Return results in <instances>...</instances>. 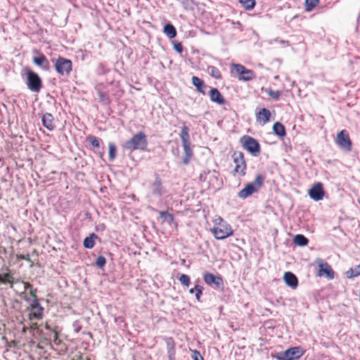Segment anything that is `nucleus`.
Returning <instances> with one entry per match:
<instances>
[{"mask_svg":"<svg viewBox=\"0 0 360 360\" xmlns=\"http://www.w3.org/2000/svg\"><path fill=\"white\" fill-rule=\"evenodd\" d=\"M33 62L34 64L41 67L45 70H49L50 68L49 61L42 53H39L38 56L34 57Z\"/></svg>","mask_w":360,"mask_h":360,"instance_id":"20","label":"nucleus"},{"mask_svg":"<svg viewBox=\"0 0 360 360\" xmlns=\"http://www.w3.org/2000/svg\"><path fill=\"white\" fill-rule=\"evenodd\" d=\"M116 146L112 144H109V158L110 160H113L115 158L116 156Z\"/></svg>","mask_w":360,"mask_h":360,"instance_id":"40","label":"nucleus"},{"mask_svg":"<svg viewBox=\"0 0 360 360\" xmlns=\"http://www.w3.org/2000/svg\"><path fill=\"white\" fill-rule=\"evenodd\" d=\"M60 330L58 326L53 328V342L55 345L59 346L62 344L63 341L59 336Z\"/></svg>","mask_w":360,"mask_h":360,"instance_id":"31","label":"nucleus"},{"mask_svg":"<svg viewBox=\"0 0 360 360\" xmlns=\"http://www.w3.org/2000/svg\"><path fill=\"white\" fill-rule=\"evenodd\" d=\"M191 80L193 85L196 88V91L202 95H205L207 85L205 82L197 76H193Z\"/></svg>","mask_w":360,"mask_h":360,"instance_id":"19","label":"nucleus"},{"mask_svg":"<svg viewBox=\"0 0 360 360\" xmlns=\"http://www.w3.org/2000/svg\"><path fill=\"white\" fill-rule=\"evenodd\" d=\"M27 86L32 91L38 93L42 88V81L36 72L29 70L27 73Z\"/></svg>","mask_w":360,"mask_h":360,"instance_id":"11","label":"nucleus"},{"mask_svg":"<svg viewBox=\"0 0 360 360\" xmlns=\"http://www.w3.org/2000/svg\"><path fill=\"white\" fill-rule=\"evenodd\" d=\"M152 193L153 195L160 196L163 193V187L162 185L161 179L158 175H156L155 179L151 186Z\"/></svg>","mask_w":360,"mask_h":360,"instance_id":"23","label":"nucleus"},{"mask_svg":"<svg viewBox=\"0 0 360 360\" xmlns=\"http://www.w3.org/2000/svg\"><path fill=\"white\" fill-rule=\"evenodd\" d=\"M87 141L94 148H98L100 146L99 140L96 136H89L87 137Z\"/></svg>","mask_w":360,"mask_h":360,"instance_id":"39","label":"nucleus"},{"mask_svg":"<svg viewBox=\"0 0 360 360\" xmlns=\"http://www.w3.org/2000/svg\"><path fill=\"white\" fill-rule=\"evenodd\" d=\"M174 48L179 53H181L183 51V46L180 42L174 43Z\"/></svg>","mask_w":360,"mask_h":360,"instance_id":"44","label":"nucleus"},{"mask_svg":"<svg viewBox=\"0 0 360 360\" xmlns=\"http://www.w3.org/2000/svg\"><path fill=\"white\" fill-rule=\"evenodd\" d=\"M316 263L319 266V270L316 274L317 276H325L328 279H333L334 278V271L331 266L326 262L323 261L321 258H319L316 259Z\"/></svg>","mask_w":360,"mask_h":360,"instance_id":"13","label":"nucleus"},{"mask_svg":"<svg viewBox=\"0 0 360 360\" xmlns=\"http://www.w3.org/2000/svg\"><path fill=\"white\" fill-rule=\"evenodd\" d=\"M219 221L215 223L211 229V233L217 240H224L233 234V230L230 224L219 217Z\"/></svg>","mask_w":360,"mask_h":360,"instance_id":"3","label":"nucleus"},{"mask_svg":"<svg viewBox=\"0 0 360 360\" xmlns=\"http://www.w3.org/2000/svg\"><path fill=\"white\" fill-rule=\"evenodd\" d=\"M79 360H82L83 359V356L82 355H79V358H78Z\"/></svg>","mask_w":360,"mask_h":360,"instance_id":"50","label":"nucleus"},{"mask_svg":"<svg viewBox=\"0 0 360 360\" xmlns=\"http://www.w3.org/2000/svg\"><path fill=\"white\" fill-rule=\"evenodd\" d=\"M44 307L40 304L39 300H32L27 307L28 319L32 321L42 319L44 315Z\"/></svg>","mask_w":360,"mask_h":360,"instance_id":"10","label":"nucleus"},{"mask_svg":"<svg viewBox=\"0 0 360 360\" xmlns=\"http://www.w3.org/2000/svg\"><path fill=\"white\" fill-rule=\"evenodd\" d=\"M240 141L243 148L253 155L257 156L260 153V145L255 139L245 135L240 138Z\"/></svg>","mask_w":360,"mask_h":360,"instance_id":"8","label":"nucleus"},{"mask_svg":"<svg viewBox=\"0 0 360 360\" xmlns=\"http://www.w3.org/2000/svg\"><path fill=\"white\" fill-rule=\"evenodd\" d=\"M304 352L300 347H293L276 354L277 360H295L300 359Z\"/></svg>","mask_w":360,"mask_h":360,"instance_id":"9","label":"nucleus"},{"mask_svg":"<svg viewBox=\"0 0 360 360\" xmlns=\"http://www.w3.org/2000/svg\"><path fill=\"white\" fill-rule=\"evenodd\" d=\"M231 72L232 74L235 73L239 81L249 82L255 79L256 77L253 70L246 68L241 64H231Z\"/></svg>","mask_w":360,"mask_h":360,"instance_id":"6","label":"nucleus"},{"mask_svg":"<svg viewBox=\"0 0 360 360\" xmlns=\"http://www.w3.org/2000/svg\"><path fill=\"white\" fill-rule=\"evenodd\" d=\"M97 238V236L94 233H92L89 237L85 238L83 243L84 246L88 249L93 248L95 245L94 238Z\"/></svg>","mask_w":360,"mask_h":360,"instance_id":"30","label":"nucleus"},{"mask_svg":"<svg viewBox=\"0 0 360 360\" xmlns=\"http://www.w3.org/2000/svg\"><path fill=\"white\" fill-rule=\"evenodd\" d=\"M45 328L46 330H48L49 331H50L51 333V334L53 333V328H51L49 324L46 323Z\"/></svg>","mask_w":360,"mask_h":360,"instance_id":"48","label":"nucleus"},{"mask_svg":"<svg viewBox=\"0 0 360 360\" xmlns=\"http://www.w3.org/2000/svg\"><path fill=\"white\" fill-rule=\"evenodd\" d=\"M98 94L99 100L101 103L105 104H108L110 103V98L107 93L98 89Z\"/></svg>","mask_w":360,"mask_h":360,"instance_id":"36","label":"nucleus"},{"mask_svg":"<svg viewBox=\"0 0 360 360\" xmlns=\"http://www.w3.org/2000/svg\"><path fill=\"white\" fill-rule=\"evenodd\" d=\"M208 94L211 101L221 105L226 104V99L217 88H211Z\"/></svg>","mask_w":360,"mask_h":360,"instance_id":"16","label":"nucleus"},{"mask_svg":"<svg viewBox=\"0 0 360 360\" xmlns=\"http://www.w3.org/2000/svg\"><path fill=\"white\" fill-rule=\"evenodd\" d=\"M203 287L200 285H195L194 288L189 290L191 294H195L197 301H200V297L202 295Z\"/></svg>","mask_w":360,"mask_h":360,"instance_id":"28","label":"nucleus"},{"mask_svg":"<svg viewBox=\"0 0 360 360\" xmlns=\"http://www.w3.org/2000/svg\"><path fill=\"white\" fill-rule=\"evenodd\" d=\"M16 257L19 260H26V261H31L30 256L29 254L27 255H17Z\"/></svg>","mask_w":360,"mask_h":360,"instance_id":"43","label":"nucleus"},{"mask_svg":"<svg viewBox=\"0 0 360 360\" xmlns=\"http://www.w3.org/2000/svg\"><path fill=\"white\" fill-rule=\"evenodd\" d=\"M293 242L299 246H305L308 244V239L302 234L296 235L293 238Z\"/></svg>","mask_w":360,"mask_h":360,"instance_id":"27","label":"nucleus"},{"mask_svg":"<svg viewBox=\"0 0 360 360\" xmlns=\"http://www.w3.org/2000/svg\"><path fill=\"white\" fill-rule=\"evenodd\" d=\"M271 112L269 110L263 108L256 112V120L262 125H264L270 121Z\"/></svg>","mask_w":360,"mask_h":360,"instance_id":"17","label":"nucleus"},{"mask_svg":"<svg viewBox=\"0 0 360 360\" xmlns=\"http://www.w3.org/2000/svg\"><path fill=\"white\" fill-rule=\"evenodd\" d=\"M12 281V288H13L14 284L19 283L20 280L18 278H15L14 276L13 275V279Z\"/></svg>","mask_w":360,"mask_h":360,"instance_id":"47","label":"nucleus"},{"mask_svg":"<svg viewBox=\"0 0 360 360\" xmlns=\"http://www.w3.org/2000/svg\"><path fill=\"white\" fill-rule=\"evenodd\" d=\"M164 340L166 343L167 352L169 360H175L176 343H175L174 338L172 337H167V338H164Z\"/></svg>","mask_w":360,"mask_h":360,"instance_id":"18","label":"nucleus"},{"mask_svg":"<svg viewBox=\"0 0 360 360\" xmlns=\"http://www.w3.org/2000/svg\"><path fill=\"white\" fill-rule=\"evenodd\" d=\"M266 92L271 98L275 101L278 100L282 94L281 91H274L271 89H266Z\"/></svg>","mask_w":360,"mask_h":360,"instance_id":"34","label":"nucleus"},{"mask_svg":"<svg viewBox=\"0 0 360 360\" xmlns=\"http://www.w3.org/2000/svg\"><path fill=\"white\" fill-rule=\"evenodd\" d=\"M106 264V259L105 257L101 255L98 256L96 261V264L98 267L102 269Z\"/></svg>","mask_w":360,"mask_h":360,"instance_id":"41","label":"nucleus"},{"mask_svg":"<svg viewBox=\"0 0 360 360\" xmlns=\"http://www.w3.org/2000/svg\"><path fill=\"white\" fill-rule=\"evenodd\" d=\"M234 168L232 172L233 176H244L246 174L247 163L245 159V155L241 151L236 150L231 155Z\"/></svg>","mask_w":360,"mask_h":360,"instance_id":"4","label":"nucleus"},{"mask_svg":"<svg viewBox=\"0 0 360 360\" xmlns=\"http://www.w3.org/2000/svg\"><path fill=\"white\" fill-rule=\"evenodd\" d=\"M273 131L276 135L280 137H284L286 135L285 127L283 124L278 122L274 123L273 125Z\"/></svg>","mask_w":360,"mask_h":360,"instance_id":"25","label":"nucleus"},{"mask_svg":"<svg viewBox=\"0 0 360 360\" xmlns=\"http://www.w3.org/2000/svg\"><path fill=\"white\" fill-rule=\"evenodd\" d=\"M22 283L24 285L25 290H27V289L31 290L32 288H33L32 285L30 284V283L25 282V281H22Z\"/></svg>","mask_w":360,"mask_h":360,"instance_id":"46","label":"nucleus"},{"mask_svg":"<svg viewBox=\"0 0 360 360\" xmlns=\"http://www.w3.org/2000/svg\"><path fill=\"white\" fill-rule=\"evenodd\" d=\"M347 277L349 278L356 277L360 275V265H358L354 269H350L346 272Z\"/></svg>","mask_w":360,"mask_h":360,"instance_id":"35","label":"nucleus"},{"mask_svg":"<svg viewBox=\"0 0 360 360\" xmlns=\"http://www.w3.org/2000/svg\"><path fill=\"white\" fill-rule=\"evenodd\" d=\"M309 195L313 200L316 201L321 200L323 198L324 191L323 184L321 182L316 183L309 190Z\"/></svg>","mask_w":360,"mask_h":360,"instance_id":"15","label":"nucleus"},{"mask_svg":"<svg viewBox=\"0 0 360 360\" xmlns=\"http://www.w3.org/2000/svg\"><path fill=\"white\" fill-rule=\"evenodd\" d=\"M37 290L36 288H32L30 290V295L32 297L33 300H38L37 299Z\"/></svg>","mask_w":360,"mask_h":360,"instance_id":"45","label":"nucleus"},{"mask_svg":"<svg viewBox=\"0 0 360 360\" xmlns=\"http://www.w3.org/2000/svg\"><path fill=\"white\" fill-rule=\"evenodd\" d=\"M37 323H32V325L31 326V328H34V329L37 328Z\"/></svg>","mask_w":360,"mask_h":360,"instance_id":"49","label":"nucleus"},{"mask_svg":"<svg viewBox=\"0 0 360 360\" xmlns=\"http://www.w3.org/2000/svg\"><path fill=\"white\" fill-rule=\"evenodd\" d=\"M72 360H74V359H72Z\"/></svg>","mask_w":360,"mask_h":360,"instance_id":"52","label":"nucleus"},{"mask_svg":"<svg viewBox=\"0 0 360 360\" xmlns=\"http://www.w3.org/2000/svg\"><path fill=\"white\" fill-rule=\"evenodd\" d=\"M283 280L285 283L292 288L295 289L298 285V279L292 272H285L283 275Z\"/></svg>","mask_w":360,"mask_h":360,"instance_id":"21","label":"nucleus"},{"mask_svg":"<svg viewBox=\"0 0 360 360\" xmlns=\"http://www.w3.org/2000/svg\"><path fill=\"white\" fill-rule=\"evenodd\" d=\"M148 146L146 135L143 131L134 134L129 140L125 141L123 148L129 151L136 150H145Z\"/></svg>","mask_w":360,"mask_h":360,"instance_id":"1","label":"nucleus"},{"mask_svg":"<svg viewBox=\"0 0 360 360\" xmlns=\"http://www.w3.org/2000/svg\"><path fill=\"white\" fill-rule=\"evenodd\" d=\"M54 68L60 76L69 75L72 70V63L70 59L59 56L55 60Z\"/></svg>","mask_w":360,"mask_h":360,"instance_id":"7","label":"nucleus"},{"mask_svg":"<svg viewBox=\"0 0 360 360\" xmlns=\"http://www.w3.org/2000/svg\"><path fill=\"white\" fill-rule=\"evenodd\" d=\"M239 3L248 11L253 9L256 4L255 0H239Z\"/></svg>","mask_w":360,"mask_h":360,"instance_id":"32","label":"nucleus"},{"mask_svg":"<svg viewBox=\"0 0 360 360\" xmlns=\"http://www.w3.org/2000/svg\"><path fill=\"white\" fill-rule=\"evenodd\" d=\"M85 360H91L90 358L86 357Z\"/></svg>","mask_w":360,"mask_h":360,"instance_id":"51","label":"nucleus"},{"mask_svg":"<svg viewBox=\"0 0 360 360\" xmlns=\"http://www.w3.org/2000/svg\"><path fill=\"white\" fill-rule=\"evenodd\" d=\"M192 358L193 360H204L200 353L196 349L192 351Z\"/></svg>","mask_w":360,"mask_h":360,"instance_id":"42","label":"nucleus"},{"mask_svg":"<svg viewBox=\"0 0 360 360\" xmlns=\"http://www.w3.org/2000/svg\"><path fill=\"white\" fill-rule=\"evenodd\" d=\"M164 32L170 39H173L176 36V29L174 26L170 23L165 25Z\"/></svg>","mask_w":360,"mask_h":360,"instance_id":"26","label":"nucleus"},{"mask_svg":"<svg viewBox=\"0 0 360 360\" xmlns=\"http://www.w3.org/2000/svg\"><path fill=\"white\" fill-rule=\"evenodd\" d=\"M319 3V0H306L305 1V11L307 12L311 11Z\"/></svg>","mask_w":360,"mask_h":360,"instance_id":"33","label":"nucleus"},{"mask_svg":"<svg viewBox=\"0 0 360 360\" xmlns=\"http://www.w3.org/2000/svg\"><path fill=\"white\" fill-rule=\"evenodd\" d=\"M264 181V176L260 174H257L254 182L248 184L243 189L238 192V196L242 199L247 198L254 193L258 191V190L263 185Z\"/></svg>","mask_w":360,"mask_h":360,"instance_id":"5","label":"nucleus"},{"mask_svg":"<svg viewBox=\"0 0 360 360\" xmlns=\"http://www.w3.org/2000/svg\"><path fill=\"white\" fill-rule=\"evenodd\" d=\"M335 143L340 148L347 152H349L352 150V143L349 138L348 131L345 129L341 130L337 134Z\"/></svg>","mask_w":360,"mask_h":360,"instance_id":"12","label":"nucleus"},{"mask_svg":"<svg viewBox=\"0 0 360 360\" xmlns=\"http://www.w3.org/2000/svg\"><path fill=\"white\" fill-rule=\"evenodd\" d=\"M8 272L0 274V285L1 284H8L9 285L10 288H12V281L13 279V273L11 270L7 269Z\"/></svg>","mask_w":360,"mask_h":360,"instance_id":"24","label":"nucleus"},{"mask_svg":"<svg viewBox=\"0 0 360 360\" xmlns=\"http://www.w3.org/2000/svg\"><path fill=\"white\" fill-rule=\"evenodd\" d=\"M159 214L161 217H164L165 218V219L168 221V223L171 224L172 222L174 221V216L169 213L167 211H160L159 212Z\"/></svg>","mask_w":360,"mask_h":360,"instance_id":"38","label":"nucleus"},{"mask_svg":"<svg viewBox=\"0 0 360 360\" xmlns=\"http://www.w3.org/2000/svg\"><path fill=\"white\" fill-rule=\"evenodd\" d=\"M42 124L49 131H53L56 127L53 116L51 113H45L43 115Z\"/></svg>","mask_w":360,"mask_h":360,"instance_id":"22","label":"nucleus"},{"mask_svg":"<svg viewBox=\"0 0 360 360\" xmlns=\"http://www.w3.org/2000/svg\"><path fill=\"white\" fill-rule=\"evenodd\" d=\"M179 136L184 152L183 163L184 165H186L191 162L193 156V152L191 146L189 128L185 124H184V125L181 127Z\"/></svg>","mask_w":360,"mask_h":360,"instance_id":"2","label":"nucleus"},{"mask_svg":"<svg viewBox=\"0 0 360 360\" xmlns=\"http://www.w3.org/2000/svg\"><path fill=\"white\" fill-rule=\"evenodd\" d=\"M207 70L210 75L211 77H212L214 79H220L222 78L221 73L220 70L216 68L215 66H208Z\"/></svg>","mask_w":360,"mask_h":360,"instance_id":"29","label":"nucleus"},{"mask_svg":"<svg viewBox=\"0 0 360 360\" xmlns=\"http://www.w3.org/2000/svg\"><path fill=\"white\" fill-rule=\"evenodd\" d=\"M203 280L206 284L217 289H223V278L220 276L214 275L213 274L206 272L203 274Z\"/></svg>","mask_w":360,"mask_h":360,"instance_id":"14","label":"nucleus"},{"mask_svg":"<svg viewBox=\"0 0 360 360\" xmlns=\"http://www.w3.org/2000/svg\"><path fill=\"white\" fill-rule=\"evenodd\" d=\"M179 281L185 287H188L191 283V278L186 274H181L179 278Z\"/></svg>","mask_w":360,"mask_h":360,"instance_id":"37","label":"nucleus"}]
</instances>
